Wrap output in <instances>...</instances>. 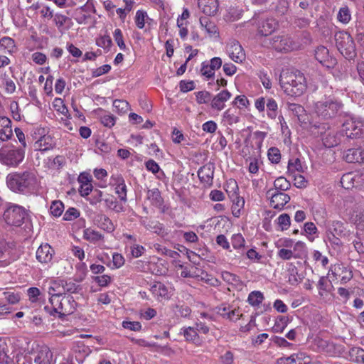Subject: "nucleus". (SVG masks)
<instances>
[{
  "instance_id": "57",
  "label": "nucleus",
  "mask_w": 364,
  "mask_h": 364,
  "mask_svg": "<svg viewBox=\"0 0 364 364\" xmlns=\"http://www.w3.org/2000/svg\"><path fill=\"white\" fill-rule=\"evenodd\" d=\"M231 242L235 249H240L245 246V240L241 234H235L232 236Z\"/></svg>"
},
{
  "instance_id": "39",
  "label": "nucleus",
  "mask_w": 364,
  "mask_h": 364,
  "mask_svg": "<svg viewBox=\"0 0 364 364\" xmlns=\"http://www.w3.org/2000/svg\"><path fill=\"white\" fill-rule=\"evenodd\" d=\"M267 116L272 119H274L277 116V103L272 98H268L267 103Z\"/></svg>"
},
{
  "instance_id": "60",
  "label": "nucleus",
  "mask_w": 364,
  "mask_h": 364,
  "mask_svg": "<svg viewBox=\"0 0 364 364\" xmlns=\"http://www.w3.org/2000/svg\"><path fill=\"white\" fill-rule=\"evenodd\" d=\"M147 17V14L145 11L138 10L136 13L135 23L139 28H143L145 24V18Z\"/></svg>"
},
{
  "instance_id": "35",
  "label": "nucleus",
  "mask_w": 364,
  "mask_h": 364,
  "mask_svg": "<svg viewBox=\"0 0 364 364\" xmlns=\"http://www.w3.org/2000/svg\"><path fill=\"white\" fill-rule=\"evenodd\" d=\"M337 19L339 22L347 24L351 19V13L347 6L341 7L337 14Z\"/></svg>"
},
{
  "instance_id": "54",
  "label": "nucleus",
  "mask_w": 364,
  "mask_h": 364,
  "mask_svg": "<svg viewBox=\"0 0 364 364\" xmlns=\"http://www.w3.org/2000/svg\"><path fill=\"white\" fill-rule=\"evenodd\" d=\"M65 295L67 293L73 294L77 292L79 286L72 281L63 280Z\"/></svg>"
},
{
  "instance_id": "8",
  "label": "nucleus",
  "mask_w": 364,
  "mask_h": 364,
  "mask_svg": "<svg viewBox=\"0 0 364 364\" xmlns=\"http://www.w3.org/2000/svg\"><path fill=\"white\" fill-rule=\"evenodd\" d=\"M26 215V211L22 207L11 205L4 211V218L6 223L9 225L20 226Z\"/></svg>"
},
{
  "instance_id": "9",
  "label": "nucleus",
  "mask_w": 364,
  "mask_h": 364,
  "mask_svg": "<svg viewBox=\"0 0 364 364\" xmlns=\"http://www.w3.org/2000/svg\"><path fill=\"white\" fill-rule=\"evenodd\" d=\"M266 195L270 198V205L274 209L282 210L290 200V196L288 194L284 192L274 191L273 188L269 189Z\"/></svg>"
},
{
  "instance_id": "15",
  "label": "nucleus",
  "mask_w": 364,
  "mask_h": 364,
  "mask_svg": "<svg viewBox=\"0 0 364 364\" xmlns=\"http://www.w3.org/2000/svg\"><path fill=\"white\" fill-rule=\"evenodd\" d=\"M215 166L208 163L201 166L198 171V176L202 183L211 185L213 183Z\"/></svg>"
},
{
  "instance_id": "59",
  "label": "nucleus",
  "mask_w": 364,
  "mask_h": 364,
  "mask_svg": "<svg viewBox=\"0 0 364 364\" xmlns=\"http://www.w3.org/2000/svg\"><path fill=\"white\" fill-rule=\"evenodd\" d=\"M288 171L289 172H294L295 171L298 172H304V168L300 159H296L294 161L292 160H289L288 163Z\"/></svg>"
},
{
  "instance_id": "52",
  "label": "nucleus",
  "mask_w": 364,
  "mask_h": 364,
  "mask_svg": "<svg viewBox=\"0 0 364 364\" xmlns=\"http://www.w3.org/2000/svg\"><path fill=\"white\" fill-rule=\"evenodd\" d=\"M226 187V192L230 198H233L234 196H236L239 188L237 181L235 179H230L227 182Z\"/></svg>"
},
{
  "instance_id": "41",
  "label": "nucleus",
  "mask_w": 364,
  "mask_h": 364,
  "mask_svg": "<svg viewBox=\"0 0 364 364\" xmlns=\"http://www.w3.org/2000/svg\"><path fill=\"white\" fill-rule=\"evenodd\" d=\"M64 210V204L60 200H54L50 207V212L54 217H60Z\"/></svg>"
},
{
  "instance_id": "64",
  "label": "nucleus",
  "mask_w": 364,
  "mask_h": 364,
  "mask_svg": "<svg viewBox=\"0 0 364 364\" xmlns=\"http://www.w3.org/2000/svg\"><path fill=\"white\" fill-rule=\"evenodd\" d=\"M53 21L56 26V27L60 29L62 28L66 21L69 20V18L63 14L57 13L55 15H53Z\"/></svg>"
},
{
  "instance_id": "26",
  "label": "nucleus",
  "mask_w": 364,
  "mask_h": 364,
  "mask_svg": "<svg viewBox=\"0 0 364 364\" xmlns=\"http://www.w3.org/2000/svg\"><path fill=\"white\" fill-rule=\"evenodd\" d=\"M48 292L50 296L65 295L63 279L53 281L52 282H50Z\"/></svg>"
},
{
  "instance_id": "61",
  "label": "nucleus",
  "mask_w": 364,
  "mask_h": 364,
  "mask_svg": "<svg viewBox=\"0 0 364 364\" xmlns=\"http://www.w3.org/2000/svg\"><path fill=\"white\" fill-rule=\"evenodd\" d=\"M94 281L102 287H107L112 282V278L107 274H103L94 277Z\"/></svg>"
},
{
  "instance_id": "24",
  "label": "nucleus",
  "mask_w": 364,
  "mask_h": 364,
  "mask_svg": "<svg viewBox=\"0 0 364 364\" xmlns=\"http://www.w3.org/2000/svg\"><path fill=\"white\" fill-rule=\"evenodd\" d=\"M357 176L351 172L345 173L341 179V186L346 189H350L358 186V182L356 180Z\"/></svg>"
},
{
  "instance_id": "58",
  "label": "nucleus",
  "mask_w": 364,
  "mask_h": 364,
  "mask_svg": "<svg viewBox=\"0 0 364 364\" xmlns=\"http://www.w3.org/2000/svg\"><path fill=\"white\" fill-rule=\"evenodd\" d=\"M200 73L203 76L210 79L214 75V70L210 68L209 62L204 61L201 64Z\"/></svg>"
},
{
  "instance_id": "42",
  "label": "nucleus",
  "mask_w": 364,
  "mask_h": 364,
  "mask_svg": "<svg viewBox=\"0 0 364 364\" xmlns=\"http://www.w3.org/2000/svg\"><path fill=\"white\" fill-rule=\"evenodd\" d=\"M345 227L341 221H333L331 228V235L343 236L345 235Z\"/></svg>"
},
{
  "instance_id": "25",
  "label": "nucleus",
  "mask_w": 364,
  "mask_h": 364,
  "mask_svg": "<svg viewBox=\"0 0 364 364\" xmlns=\"http://www.w3.org/2000/svg\"><path fill=\"white\" fill-rule=\"evenodd\" d=\"M0 48L10 54L16 51L14 40L8 36L3 37L0 39Z\"/></svg>"
},
{
  "instance_id": "36",
  "label": "nucleus",
  "mask_w": 364,
  "mask_h": 364,
  "mask_svg": "<svg viewBox=\"0 0 364 364\" xmlns=\"http://www.w3.org/2000/svg\"><path fill=\"white\" fill-rule=\"evenodd\" d=\"M99 218L100 227L102 229L108 232H112L114 230L115 227L109 217L105 215H101Z\"/></svg>"
},
{
  "instance_id": "43",
  "label": "nucleus",
  "mask_w": 364,
  "mask_h": 364,
  "mask_svg": "<svg viewBox=\"0 0 364 364\" xmlns=\"http://www.w3.org/2000/svg\"><path fill=\"white\" fill-rule=\"evenodd\" d=\"M53 107L58 112L62 114L64 116L68 115V109L61 98H55L53 102Z\"/></svg>"
},
{
  "instance_id": "4",
  "label": "nucleus",
  "mask_w": 364,
  "mask_h": 364,
  "mask_svg": "<svg viewBox=\"0 0 364 364\" xmlns=\"http://www.w3.org/2000/svg\"><path fill=\"white\" fill-rule=\"evenodd\" d=\"M336 46L340 53L348 60H353L356 56L355 44L349 33L339 31L334 34Z\"/></svg>"
},
{
  "instance_id": "5",
  "label": "nucleus",
  "mask_w": 364,
  "mask_h": 364,
  "mask_svg": "<svg viewBox=\"0 0 364 364\" xmlns=\"http://www.w3.org/2000/svg\"><path fill=\"white\" fill-rule=\"evenodd\" d=\"M24 155L22 149L4 148L0 150V161L5 165L16 166L23 160Z\"/></svg>"
},
{
  "instance_id": "37",
  "label": "nucleus",
  "mask_w": 364,
  "mask_h": 364,
  "mask_svg": "<svg viewBox=\"0 0 364 364\" xmlns=\"http://www.w3.org/2000/svg\"><path fill=\"white\" fill-rule=\"evenodd\" d=\"M100 112H102V114L100 116L101 123L105 127L108 128L112 127L116 122V118L114 117V115L102 109Z\"/></svg>"
},
{
  "instance_id": "2",
  "label": "nucleus",
  "mask_w": 364,
  "mask_h": 364,
  "mask_svg": "<svg viewBox=\"0 0 364 364\" xmlns=\"http://www.w3.org/2000/svg\"><path fill=\"white\" fill-rule=\"evenodd\" d=\"M279 84L284 92L292 97L301 96L306 90V81L299 70H283L279 77Z\"/></svg>"
},
{
  "instance_id": "31",
  "label": "nucleus",
  "mask_w": 364,
  "mask_h": 364,
  "mask_svg": "<svg viewBox=\"0 0 364 364\" xmlns=\"http://www.w3.org/2000/svg\"><path fill=\"white\" fill-rule=\"evenodd\" d=\"M200 23L201 26L204 27L206 32L210 36H213L215 34L218 33V28L213 22L210 21L209 18L207 17L200 18Z\"/></svg>"
},
{
  "instance_id": "44",
  "label": "nucleus",
  "mask_w": 364,
  "mask_h": 364,
  "mask_svg": "<svg viewBox=\"0 0 364 364\" xmlns=\"http://www.w3.org/2000/svg\"><path fill=\"white\" fill-rule=\"evenodd\" d=\"M196 101L198 104H207L211 102L212 95L208 91H199L195 93Z\"/></svg>"
},
{
  "instance_id": "1",
  "label": "nucleus",
  "mask_w": 364,
  "mask_h": 364,
  "mask_svg": "<svg viewBox=\"0 0 364 364\" xmlns=\"http://www.w3.org/2000/svg\"><path fill=\"white\" fill-rule=\"evenodd\" d=\"M8 187L14 192L33 193L38 185L36 175L33 171H24L9 173L6 177Z\"/></svg>"
},
{
  "instance_id": "46",
  "label": "nucleus",
  "mask_w": 364,
  "mask_h": 364,
  "mask_svg": "<svg viewBox=\"0 0 364 364\" xmlns=\"http://www.w3.org/2000/svg\"><path fill=\"white\" fill-rule=\"evenodd\" d=\"M112 44V39L109 36H103L96 39V45L104 50H109Z\"/></svg>"
},
{
  "instance_id": "34",
  "label": "nucleus",
  "mask_w": 364,
  "mask_h": 364,
  "mask_svg": "<svg viewBox=\"0 0 364 364\" xmlns=\"http://www.w3.org/2000/svg\"><path fill=\"white\" fill-rule=\"evenodd\" d=\"M289 282L291 285H297L301 282L304 279V276L301 274H299L298 269L295 266H293L289 269Z\"/></svg>"
},
{
  "instance_id": "17",
  "label": "nucleus",
  "mask_w": 364,
  "mask_h": 364,
  "mask_svg": "<svg viewBox=\"0 0 364 364\" xmlns=\"http://www.w3.org/2000/svg\"><path fill=\"white\" fill-rule=\"evenodd\" d=\"M316 127L321 129L319 133L322 136L323 144L326 147L331 148L338 144L339 139L334 131L329 130L326 132L325 125L322 128L320 126Z\"/></svg>"
},
{
  "instance_id": "14",
  "label": "nucleus",
  "mask_w": 364,
  "mask_h": 364,
  "mask_svg": "<svg viewBox=\"0 0 364 364\" xmlns=\"http://www.w3.org/2000/svg\"><path fill=\"white\" fill-rule=\"evenodd\" d=\"M230 58L235 63H242L245 59V53L238 41L231 42L227 48Z\"/></svg>"
},
{
  "instance_id": "7",
  "label": "nucleus",
  "mask_w": 364,
  "mask_h": 364,
  "mask_svg": "<svg viewBox=\"0 0 364 364\" xmlns=\"http://www.w3.org/2000/svg\"><path fill=\"white\" fill-rule=\"evenodd\" d=\"M341 132L348 139L359 138L364 134V122L348 119L342 124Z\"/></svg>"
},
{
  "instance_id": "28",
  "label": "nucleus",
  "mask_w": 364,
  "mask_h": 364,
  "mask_svg": "<svg viewBox=\"0 0 364 364\" xmlns=\"http://www.w3.org/2000/svg\"><path fill=\"white\" fill-rule=\"evenodd\" d=\"M274 191L284 192L291 188V183L286 178L280 176L274 181Z\"/></svg>"
},
{
  "instance_id": "11",
  "label": "nucleus",
  "mask_w": 364,
  "mask_h": 364,
  "mask_svg": "<svg viewBox=\"0 0 364 364\" xmlns=\"http://www.w3.org/2000/svg\"><path fill=\"white\" fill-rule=\"evenodd\" d=\"M314 55L315 58L327 68H333L337 64L336 59L329 55L328 50L323 46H318Z\"/></svg>"
},
{
  "instance_id": "10",
  "label": "nucleus",
  "mask_w": 364,
  "mask_h": 364,
  "mask_svg": "<svg viewBox=\"0 0 364 364\" xmlns=\"http://www.w3.org/2000/svg\"><path fill=\"white\" fill-rule=\"evenodd\" d=\"M38 134L40 135L39 139L35 143V147L40 151H48L55 146V143L53 138L46 134V129L42 127H37L35 132V134Z\"/></svg>"
},
{
  "instance_id": "20",
  "label": "nucleus",
  "mask_w": 364,
  "mask_h": 364,
  "mask_svg": "<svg viewBox=\"0 0 364 364\" xmlns=\"http://www.w3.org/2000/svg\"><path fill=\"white\" fill-rule=\"evenodd\" d=\"M333 274L340 279V282L342 284H345L348 282L353 277L352 269L348 267L343 266V264H338L336 266Z\"/></svg>"
},
{
  "instance_id": "55",
  "label": "nucleus",
  "mask_w": 364,
  "mask_h": 364,
  "mask_svg": "<svg viewBox=\"0 0 364 364\" xmlns=\"http://www.w3.org/2000/svg\"><path fill=\"white\" fill-rule=\"evenodd\" d=\"M268 158L274 164H278L281 159V154L279 149L271 147L268 150Z\"/></svg>"
},
{
  "instance_id": "13",
  "label": "nucleus",
  "mask_w": 364,
  "mask_h": 364,
  "mask_svg": "<svg viewBox=\"0 0 364 364\" xmlns=\"http://www.w3.org/2000/svg\"><path fill=\"white\" fill-rule=\"evenodd\" d=\"M61 306L60 307L59 317L63 318L66 315L72 314L76 309L77 303L73 296L65 295L61 298Z\"/></svg>"
},
{
  "instance_id": "29",
  "label": "nucleus",
  "mask_w": 364,
  "mask_h": 364,
  "mask_svg": "<svg viewBox=\"0 0 364 364\" xmlns=\"http://www.w3.org/2000/svg\"><path fill=\"white\" fill-rule=\"evenodd\" d=\"M104 201L107 208L116 213H120L124 210L123 205L119 203L113 196H108V197L104 199Z\"/></svg>"
},
{
  "instance_id": "32",
  "label": "nucleus",
  "mask_w": 364,
  "mask_h": 364,
  "mask_svg": "<svg viewBox=\"0 0 364 364\" xmlns=\"http://www.w3.org/2000/svg\"><path fill=\"white\" fill-rule=\"evenodd\" d=\"M350 360L355 363L364 364V349L358 347H353L349 351Z\"/></svg>"
},
{
  "instance_id": "19",
  "label": "nucleus",
  "mask_w": 364,
  "mask_h": 364,
  "mask_svg": "<svg viewBox=\"0 0 364 364\" xmlns=\"http://www.w3.org/2000/svg\"><path fill=\"white\" fill-rule=\"evenodd\" d=\"M12 136L11 121L6 117H0V141H8Z\"/></svg>"
},
{
  "instance_id": "48",
  "label": "nucleus",
  "mask_w": 364,
  "mask_h": 364,
  "mask_svg": "<svg viewBox=\"0 0 364 364\" xmlns=\"http://www.w3.org/2000/svg\"><path fill=\"white\" fill-rule=\"evenodd\" d=\"M174 294V288L170 284L161 286V297L168 300Z\"/></svg>"
},
{
  "instance_id": "3",
  "label": "nucleus",
  "mask_w": 364,
  "mask_h": 364,
  "mask_svg": "<svg viewBox=\"0 0 364 364\" xmlns=\"http://www.w3.org/2000/svg\"><path fill=\"white\" fill-rule=\"evenodd\" d=\"M343 105L336 98H327L323 101H318L314 104V112L316 116L323 120H328L336 117Z\"/></svg>"
},
{
  "instance_id": "50",
  "label": "nucleus",
  "mask_w": 364,
  "mask_h": 364,
  "mask_svg": "<svg viewBox=\"0 0 364 364\" xmlns=\"http://www.w3.org/2000/svg\"><path fill=\"white\" fill-rule=\"evenodd\" d=\"M277 223L279 226L281 228L282 230H287L291 224L289 215L287 213H283L280 215L277 218Z\"/></svg>"
},
{
  "instance_id": "38",
  "label": "nucleus",
  "mask_w": 364,
  "mask_h": 364,
  "mask_svg": "<svg viewBox=\"0 0 364 364\" xmlns=\"http://www.w3.org/2000/svg\"><path fill=\"white\" fill-rule=\"evenodd\" d=\"M114 111L119 114H124L129 109V104L126 100H115L113 102Z\"/></svg>"
},
{
  "instance_id": "45",
  "label": "nucleus",
  "mask_w": 364,
  "mask_h": 364,
  "mask_svg": "<svg viewBox=\"0 0 364 364\" xmlns=\"http://www.w3.org/2000/svg\"><path fill=\"white\" fill-rule=\"evenodd\" d=\"M289 3L288 0H279L275 6V11L279 16L286 14L289 11Z\"/></svg>"
},
{
  "instance_id": "62",
  "label": "nucleus",
  "mask_w": 364,
  "mask_h": 364,
  "mask_svg": "<svg viewBox=\"0 0 364 364\" xmlns=\"http://www.w3.org/2000/svg\"><path fill=\"white\" fill-rule=\"evenodd\" d=\"M114 38L116 41L117 46L119 47L121 50H125L126 49V45L123 40V36L121 30L119 28H117L114 30Z\"/></svg>"
},
{
  "instance_id": "53",
  "label": "nucleus",
  "mask_w": 364,
  "mask_h": 364,
  "mask_svg": "<svg viewBox=\"0 0 364 364\" xmlns=\"http://www.w3.org/2000/svg\"><path fill=\"white\" fill-rule=\"evenodd\" d=\"M80 215V210L75 208H69L63 215V220L71 221L77 218Z\"/></svg>"
},
{
  "instance_id": "23",
  "label": "nucleus",
  "mask_w": 364,
  "mask_h": 364,
  "mask_svg": "<svg viewBox=\"0 0 364 364\" xmlns=\"http://www.w3.org/2000/svg\"><path fill=\"white\" fill-rule=\"evenodd\" d=\"M112 180L114 181L115 193L118 195L122 201H127V186L124 178L121 176H112Z\"/></svg>"
},
{
  "instance_id": "63",
  "label": "nucleus",
  "mask_w": 364,
  "mask_h": 364,
  "mask_svg": "<svg viewBox=\"0 0 364 364\" xmlns=\"http://www.w3.org/2000/svg\"><path fill=\"white\" fill-rule=\"evenodd\" d=\"M180 91L187 92L195 89V82L193 80H181L179 82Z\"/></svg>"
},
{
  "instance_id": "30",
  "label": "nucleus",
  "mask_w": 364,
  "mask_h": 364,
  "mask_svg": "<svg viewBox=\"0 0 364 364\" xmlns=\"http://www.w3.org/2000/svg\"><path fill=\"white\" fill-rule=\"evenodd\" d=\"M289 322L288 316H279L277 318L272 331L275 333H282Z\"/></svg>"
},
{
  "instance_id": "16",
  "label": "nucleus",
  "mask_w": 364,
  "mask_h": 364,
  "mask_svg": "<svg viewBox=\"0 0 364 364\" xmlns=\"http://www.w3.org/2000/svg\"><path fill=\"white\" fill-rule=\"evenodd\" d=\"M232 95L228 90H223L212 97L210 107L217 111H221L225 107V103L231 97Z\"/></svg>"
},
{
  "instance_id": "49",
  "label": "nucleus",
  "mask_w": 364,
  "mask_h": 364,
  "mask_svg": "<svg viewBox=\"0 0 364 364\" xmlns=\"http://www.w3.org/2000/svg\"><path fill=\"white\" fill-rule=\"evenodd\" d=\"M184 337L187 341L196 343L198 341V333L195 328L188 327L183 331Z\"/></svg>"
},
{
  "instance_id": "12",
  "label": "nucleus",
  "mask_w": 364,
  "mask_h": 364,
  "mask_svg": "<svg viewBox=\"0 0 364 364\" xmlns=\"http://www.w3.org/2000/svg\"><path fill=\"white\" fill-rule=\"evenodd\" d=\"M55 251L48 243L41 245L36 250V257L41 264H50L52 262Z\"/></svg>"
},
{
  "instance_id": "18",
  "label": "nucleus",
  "mask_w": 364,
  "mask_h": 364,
  "mask_svg": "<svg viewBox=\"0 0 364 364\" xmlns=\"http://www.w3.org/2000/svg\"><path fill=\"white\" fill-rule=\"evenodd\" d=\"M278 27V22L272 18L264 19L258 26V33L264 36H267L274 32Z\"/></svg>"
},
{
  "instance_id": "47",
  "label": "nucleus",
  "mask_w": 364,
  "mask_h": 364,
  "mask_svg": "<svg viewBox=\"0 0 364 364\" xmlns=\"http://www.w3.org/2000/svg\"><path fill=\"white\" fill-rule=\"evenodd\" d=\"M147 198L151 203L156 206H159V191L158 188L149 190L147 192Z\"/></svg>"
},
{
  "instance_id": "56",
  "label": "nucleus",
  "mask_w": 364,
  "mask_h": 364,
  "mask_svg": "<svg viewBox=\"0 0 364 364\" xmlns=\"http://www.w3.org/2000/svg\"><path fill=\"white\" fill-rule=\"evenodd\" d=\"M306 358L305 353H299L291 355L286 358L287 364H303L301 361Z\"/></svg>"
},
{
  "instance_id": "6",
  "label": "nucleus",
  "mask_w": 364,
  "mask_h": 364,
  "mask_svg": "<svg viewBox=\"0 0 364 364\" xmlns=\"http://www.w3.org/2000/svg\"><path fill=\"white\" fill-rule=\"evenodd\" d=\"M265 43L267 47H271L279 52H289L298 48L296 43L287 36H274L267 39Z\"/></svg>"
},
{
  "instance_id": "51",
  "label": "nucleus",
  "mask_w": 364,
  "mask_h": 364,
  "mask_svg": "<svg viewBox=\"0 0 364 364\" xmlns=\"http://www.w3.org/2000/svg\"><path fill=\"white\" fill-rule=\"evenodd\" d=\"M222 278L225 282L231 284H237L240 282L237 275L227 271L222 272Z\"/></svg>"
},
{
  "instance_id": "21",
  "label": "nucleus",
  "mask_w": 364,
  "mask_h": 364,
  "mask_svg": "<svg viewBox=\"0 0 364 364\" xmlns=\"http://www.w3.org/2000/svg\"><path fill=\"white\" fill-rule=\"evenodd\" d=\"M198 7L207 16H214L218 10V0H198Z\"/></svg>"
},
{
  "instance_id": "22",
  "label": "nucleus",
  "mask_w": 364,
  "mask_h": 364,
  "mask_svg": "<svg viewBox=\"0 0 364 364\" xmlns=\"http://www.w3.org/2000/svg\"><path fill=\"white\" fill-rule=\"evenodd\" d=\"M348 163H363L364 162V150L361 149H349L343 156Z\"/></svg>"
},
{
  "instance_id": "27",
  "label": "nucleus",
  "mask_w": 364,
  "mask_h": 364,
  "mask_svg": "<svg viewBox=\"0 0 364 364\" xmlns=\"http://www.w3.org/2000/svg\"><path fill=\"white\" fill-rule=\"evenodd\" d=\"M83 238L90 242L95 243L102 240L103 236L98 231L89 228L84 230Z\"/></svg>"
},
{
  "instance_id": "40",
  "label": "nucleus",
  "mask_w": 364,
  "mask_h": 364,
  "mask_svg": "<svg viewBox=\"0 0 364 364\" xmlns=\"http://www.w3.org/2000/svg\"><path fill=\"white\" fill-rule=\"evenodd\" d=\"M277 256L283 260H289L293 257L301 258V254L294 253V251L284 248H282L278 251Z\"/></svg>"
},
{
  "instance_id": "33",
  "label": "nucleus",
  "mask_w": 364,
  "mask_h": 364,
  "mask_svg": "<svg viewBox=\"0 0 364 364\" xmlns=\"http://www.w3.org/2000/svg\"><path fill=\"white\" fill-rule=\"evenodd\" d=\"M264 299L263 294L259 291H253L250 293L247 301L252 306H258Z\"/></svg>"
}]
</instances>
